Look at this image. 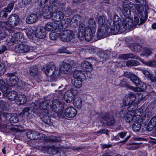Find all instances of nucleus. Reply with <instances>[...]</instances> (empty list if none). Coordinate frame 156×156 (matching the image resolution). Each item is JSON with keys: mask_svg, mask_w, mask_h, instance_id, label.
<instances>
[{"mask_svg": "<svg viewBox=\"0 0 156 156\" xmlns=\"http://www.w3.org/2000/svg\"><path fill=\"white\" fill-rule=\"evenodd\" d=\"M87 51L90 54H94L96 50L94 47H90L87 48Z\"/></svg>", "mask_w": 156, "mask_h": 156, "instance_id": "nucleus-61", "label": "nucleus"}, {"mask_svg": "<svg viewBox=\"0 0 156 156\" xmlns=\"http://www.w3.org/2000/svg\"><path fill=\"white\" fill-rule=\"evenodd\" d=\"M65 16H68L71 15L72 14V11L69 8H67L64 11Z\"/></svg>", "mask_w": 156, "mask_h": 156, "instance_id": "nucleus-62", "label": "nucleus"}, {"mask_svg": "<svg viewBox=\"0 0 156 156\" xmlns=\"http://www.w3.org/2000/svg\"><path fill=\"white\" fill-rule=\"evenodd\" d=\"M126 95L129 101H130V102L131 104H133L136 99V96L135 94L133 93L130 92Z\"/></svg>", "mask_w": 156, "mask_h": 156, "instance_id": "nucleus-44", "label": "nucleus"}, {"mask_svg": "<svg viewBox=\"0 0 156 156\" xmlns=\"http://www.w3.org/2000/svg\"><path fill=\"white\" fill-rule=\"evenodd\" d=\"M140 62L135 60H130L126 62V64L128 67L136 66L139 65Z\"/></svg>", "mask_w": 156, "mask_h": 156, "instance_id": "nucleus-40", "label": "nucleus"}, {"mask_svg": "<svg viewBox=\"0 0 156 156\" xmlns=\"http://www.w3.org/2000/svg\"><path fill=\"white\" fill-rule=\"evenodd\" d=\"M148 125V126H152V127L156 126V116H154L151 118Z\"/></svg>", "mask_w": 156, "mask_h": 156, "instance_id": "nucleus-52", "label": "nucleus"}, {"mask_svg": "<svg viewBox=\"0 0 156 156\" xmlns=\"http://www.w3.org/2000/svg\"><path fill=\"white\" fill-rule=\"evenodd\" d=\"M40 4L42 7H44L43 9H44L45 7L49 6L51 7V5L55 0H40Z\"/></svg>", "mask_w": 156, "mask_h": 156, "instance_id": "nucleus-30", "label": "nucleus"}, {"mask_svg": "<svg viewBox=\"0 0 156 156\" xmlns=\"http://www.w3.org/2000/svg\"><path fill=\"white\" fill-rule=\"evenodd\" d=\"M73 104L74 106L78 109L81 108L82 105V101L80 98L76 97L74 100Z\"/></svg>", "mask_w": 156, "mask_h": 156, "instance_id": "nucleus-35", "label": "nucleus"}, {"mask_svg": "<svg viewBox=\"0 0 156 156\" xmlns=\"http://www.w3.org/2000/svg\"><path fill=\"white\" fill-rule=\"evenodd\" d=\"M53 9L49 6L45 7L43 10L42 15L46 19H49L52 17V20L58 22L64 17V13L61 11H55L52 13Z\"/></svg>", "mask_w": 156, "mask_h": 156, "instance_id": "nucleus-1", "label": "nucleus"}, {"mask_svg": "<svg viewBox=\"0 0 156 156\" xmlns=\"http://www.w3.org/2000/svg\"><path fill=\"white\" fill-rule=\"evenodd\" d=\"M52 102V104L51 105V108L55 112L58 111L57 109L59 107V106L61 104V102L57 100H54L53 101L51 100V102Z\"/></svg>", "mask_w": 156, "mask_h": 156, "instance_id": "nucleus-29", "label": "nucleus"}, {"mask_svg": "<svg viewBox=\"0 0 156 156\" xmlns=\"http://www.w3.org/2000/svg\"><path fill=\"white\" fill-rule=\"evenodd\" d=\"M51 106V100H47L41 102L39 104L37 103L35 104L33 113L37 115L40 114L41 110H48Z\"/></svg>", "mask_w": 156, "mask_h": 156, "instance_id": "nucleus-4", "label": "nucleus"}, {"mask_svg": "<svg viewBox=\"0 0 156 156\" xmlns=\"http://www.w3.org/2000/svg\"><path fill=\"white\" fill-rule=\"evenodd\" d=\"M53 148L51 147L44 146L42 147V149L44 152H46L48 154H51V152L53 150Z\"/></svg>", "mask_w": 156, "mask_h": 156, "instance_id": "nucleus-48", "label": "nucleus"}, {"mask_svg": "<svg viewBox=\"0 0 156 156\" xmlns=\"http://www.w3.org/2000/svg\"><path fill=\"white\" fill-rule=\"evenodd\" d=\"M81 20V16L79 15H76L72 17L71 21L73 23H77L78 22H80Z\"/></svg>", "mask_w": 156, "mask_h": 156, "instance_id": "nucleus-49", "label": "nucleus"}, {"mask_svg": "<svg viewBox=\"0 0 156 156\" xmlns=\"http://www.w3.org/2000/svg\"><path fill=\"white\" fill-rule=\"evenodd\" d=\"M88 27H86L85 25L83 23H81L80 24L78 33V36L79 38L84 37L85 34L84 33L86 32L87 28Z\"/></svg>", "mask_w": 156, "mask_h": 156, "instance_id": "nucleus-22", "label": "nucleus"}, {"mask_svg": "<svg viewBox=\"0 0 156 156\" xmlns=\"http://www.w3.org/2000/svg\"><path fill=\"white\" fill-rule=\"evenodd\" d=\"M30 108L28 107H26L23 108L22 112H20L19 116L22 117H28L30 115Z\"/></svg>", "mask_w": 156, "mask_h": 156, "instance_id": "nucleus-33", "label": "nucleus"}, {"mask_svg": "<svg viewBox=\"0 0 156 156\" xmlns=\"http://www.w3.org/2000/svg\"><path fill=\"white\" fill-rule=\"evenodd\" d=\"M35 35L37 38L42 39L44 38L46 35V33L43 27L37 28L35 31Z\"/></svg>", "mask_w": 156, "mask_h": 156, "instance_id": "nucleus-18", "label": "nucleus"}, {"mask_svg": "<svg viewBox=\"0 0 156 156\" xmlns=\"http://www.w3.org/2000/svg\"><path fill=\"white\" fill-rule=\"evenodd\" d=\"M141 127V123L138 122H136L132 126V128L133 130L135 132L138 131L140 129Z\"/></svg>", "mask_w": 156, "mask_h": 156, "instance_id": "nucleus-46", "label": "nucleus"}, {"mask_svg": "<svg viewBox=\"0 0 156 156\" xmlns=\"http://www.w3.org/2000/svg\"><path fill=\"white\" fill-rule=\"evenodd\" d=\"M106 18L103 16H100L98 19L99 27L105 26L109 27L106 24Z\"/></svg>", "mask_w": 156, "mask_h": 156, "instance_id": "nucleus-34", "label": "nucleus"}, {"mask_svg": "<svg viewBox=\"0 0 156 156\" xmlns=\"http://www.w3.org/2000/svg\"><path fill=\"white\" fill-rule=\"evenodd\" d=\"M42 70L46 75L54 78H55L59 74V72L56 69V67L54 63L50 62L44 66Z\"/></svg>", "mask_w": 156, "mask_h": 156, "instance_id": "nucleus-3", "label": "nucleus"}, {"mask_svg": "<svg viewBox=\"0 0 156 156\" xmlns=\"http://www.w3.org/2000/svg\"><path fill=\"white\" fill-rule=\"evenodd\" d=\"M46 118H44V121L48 125H51L52 123L51 121L50 118L48 116L46 117Z\"/></svg>", "mask_w": 156, "mask_h": 156, "instance_id": "nucleus-63", "label": "nucleus"}, {"mask_svg": "<svg viewBox=\"0 0 156 156\" xmlns=\"http://www.w3.org/2000/svg\"><path fill=\"white\" fill-rule=\"evenodd\" d=\"M30 50V47L28 45L20 44L16 45L14 49L15 51L17 53L25 54L28 52Z\"/></svg>", "mask_w": 156, "mask_h": 156, "instance_id": "nucleus-11", "label": "nucleus"}, {"mask_svg": "<svg viewBox=\"0 0 156 156\" xmlns=\"http://www.w3.org/2000/svg\"><path fill=\"white\" fill-rule=\"evenodd\" d=\"M78 93L77 90L71 89L69 90L66 91L65 93L64 99V100L68 103L71 102L73 100L75 95Z\"/></svg>", "mask_w": 156, "mask_h": 156, "instance_id": "nucleus-10", "label": "nucleus"}, {"mask_svg": "<svg viewBox=\"0 0 156 156\" xmlns=\"http://www.w3.org/2000/svg\"><path fill=\"white\" fill-rule=\"evenodd\" d=\"M73 77L74 79H82V77L83 78L84 77H85V78L86 77L83 71L78 70H75L74 71L73 73Z\"/></svg>", "mask_w": 156, "mask_h": 156, "instance_id": "nucleus-31", "label": "nucleus"}, {"mask_svg": "<svg viewBox=\"0 0 156 156\" xmlns=\"http://www.w3.org/2000/svg\"><path fill=\"white\" fill-rule=\"evenodd\" d=\"M87 28V29L86 32L84 33L85 34L82 38L85 37L86 41H90L94 36L95 30L91 29L89 28Z\"/></svg>", "mask_w": 156, "mask_h": 156, "instance_id": "nucleus-17", "label": "nucleus"}, {"mask_svg": "<svg viewBox=\"0 0 156 156\" xmlns=\"http://www.w3.org/2000/svg\"><path fill=\"white\" fill-rule=\"evenodd\" d=\"M37 20V15L34 13H32L27 17L26 19V22L28 24H31L36 22Z\"/></svg>", "mask_w": 156, "mask_h": 156, "instance_id": "nucleus-23", "label": "nucleus"}, {"mask_svg": "<svg viewBox=\"0 0 156 156\" xmlns=\"http://www.w3.org/2000/svg\"><path fill=\"white\" fill-rule=\"evenodd\" d=\"M4 96L8 97L9 100L11 101H13L16 99L18 96L17 92L14 90L12 91L9 92L7 91L6 93H5Z\"/></svg>", "mask_w": 156, "mask_h": 156, "instance_id": "nucleus-24", "label": "nucleus"}, {"mask_svg": "<svg viewBox=\"0 0 156 156\" xmlns=\"http://www.w3.org/2000/svg\"><path fill=\"white\" fill-rule=\"evenodd\" d=\"M131 110L128 111L125 117H124L126 121L129 123L135 120L134 119L136 117V116L134 115V112H133Z\"/></svg>", "mask_w": 156, "mask_h": 156, "instance_id": "nucleus-27", "label": "nucleus"}, {"mask_svg": "<svg viewBox=\"0 0 156 156\" xmlns=\"http://www.w3.org/2000/svg\"><path fill=\"white\" fill-rule=\"evenodd\" d=\"M7 102L2 100H0V110H5L7 108Z\"/></svg>", "mask_w": 156, "mask_h": 156, "instance_id": "nucleus-51", "label": "nucleus"}, {"mask_svg": "<svg viewBox=\"0 0 156 156\" xmlns=\"http://www.w3.org/2000/svg\"><path fill=\"white\" fill-rule=\"evenodd\" d=\"M4 79L8 85L10 86L16 85L18 82L17 76L13 73H9L5 74Z\"/></svg>", "mask_w": 156, "mask_h": 156, "instance_id": "nucleus-8", "label": "nucleus"}, {"mask_svg": "<svg viewBox=\"0 0 156 156\" xmlns=\"http://www.w3.org/2000/svg\"><path fill=\"white\" fill-rule=\"evenodd\" d=\"M113 22L114 23L113 26L118 25V23H119L121 22L119 17L116 15H114L113 17Z\"/></svg>", "mask_w": 156, "mask_h": 156, "instance_id": "nucleus-50", "label": "nucleus"}, {"mask_svg": "<svg viewBox=\"0 0 156 156\" xmlns=\"http://www.w3.org/2000/svg\"><path fill=\"white\" fill-rule=\"evenodd\" d=\"M144 63L146 65L149 66H154L156 65V62L154 60L144 62Z\"/></svg>", "mask_w": 156, "mask_h": 156, "instance_id": "nucleus-59", "label": "nucleus"}, {"mask_svg": "<svg viewBox=\"0 0 156 156\" xmlns=\"http://www.w3.org/2000/svg\"><path fill=\"white\" fill-rule=\"evenodd\" d=\"M138 82L136 84L135 82H134V83L135 84L136 86H137L138 88H139L140 90L143 91L144 90H145L146 88V86L145 84L144 83L141 82L138 77Z\"/></svg>", "mask_w": 156, "mask_h": 156, "instance_id": "nucleus-39", "label": "nucleus"}, {"mask_svg": "<svg viewBox=\"0 0 156 156\" xmlns=\"http://www.w3.org/2000/svg\"><path fill=\"white\" fill-rule=\"evenodd\" d=\"M75 38L73 32L70 30H66L62 32L60 36V40L63 41L68 42Z\"/></svg>", "mask_w": 156, "mask_h": 156, "instance_id": "nucleus-9", "label": "nucleus"}, {"mask_svg": "<svg viewBox=\"0 0 156 156\" xmlns=\"http://www.w3.org/2000/svg\"><path fill=\"white\" fill-rule=\"evenodd\" d=\"M122 25V26L121 24L118 23V25L111 27L110 31H112L111 32L113 34H121L124 32L126 30L134 27L132 20L129 18H126L123 20Z\"/></svg>", "mask_w": 156, "mask_h": 156, "instance_id": "nucleus-2", "label": "nucleus"}, {"mask_svg": "<svg viewBox=\"0 0 156 156\" xmlns=\"http://www.w3.org/2000/svg\"><path fill=\"white\" fill-rule=\"evenodd\" d=\"M23 34L20 32H17L12 37V40L13 43H16L18 41H21L20 39L22 38Z\"/></svg>", "mask_w": 156, "mask_h": 156, "instance_id": "nucleus-36", "label": "nucleus"}, {"mask_svg": "<svg viewBox=\"0 0 156 156\" xmlns=\"http://www.w3.org/2000/svg\"><path fill=\"white\" fill-rule=\"evenodd\" d=\"M3 115L5 117L6 120L9 121L12 114L11 113H9L6 112H3L2 113Z\"/></svg>", "mask_w": 156, "mask_h": 156, "instance_id": "nucleus-56", "label": "nucleus"}, {"mask_svg": "<svg viewBox=\"0 0 156 156\" xmlns=\"http://www.w3.org/2000/svg\"><path fill=\"white\" fill-rule=\"evenodd\" d=\"M88 28L91 29H95L96 27V23L94 20L93 18H90L88 21Z\"/></svg>", "mask_w": 156, "mask_h": 156, "instance_id": "nucleus-38", "label": "nucleus"}, {"mask_svg": "<svg viewBox=\"0 0 156 156\" xmlns=\"http://www.w3.org/2000/svg\"><path fill=\"white\" fill-rule=\"evenodd\" d=\"M6 66L5 63L2 62L0 63V76L3 75L6 70Z\"/></svg>", "mask_w": 156, "mask_h": 156, "instance_id": "nucleus-47", "label": "nucleus"}, {"mask_svg": "<svg viewBox=\"0 0 156 156\" xmlns=\"http://www.w3.org/2000/svg\"><path fill=\"white\" fill-rule=\"evenodd\" d=\"M81 68L84 70L88 71L89 70H91L93 68L92 65L90 62L87 61H83L81 64Z\"/></svg>", "mask_w": 156, "mask_h": 156, "instance_id": "nucleus-25", "label": "nucleus"}, {"mask_svg": "<svg viewBox=\"0 0 156 156\" xmlns=\"http://www.w3.org/2000/svg\"><path fill=\"white\" fill-rule=\"evenodd\" d=\"M17 101L20 102V104L22 105L24 104L26 102L27 99L24 95H19Z\"/></svg>", "mask_w": 156, "mask_h": 156, "instance_id": "nucleus-43", "label": "nucleus"}, {"mask_svg": "<svg viewBox=\"0 0 156 156\" xmlns=\"http://www.w3.org/2000/svg\"><path fill=\"white\" fill-rule=\"evenodd\" d=\"M135 8V5L132 3H128L126 2L122 3L121 10L123 15L126 18H129L130 15V10L134 9Z\"/></svg>", "mask_w": 156, "mask_h": 156, "instance_id": "nucleus-6", "label": "nucleus"}, {"mask_svg": "<svg viewBox=\"0 0 156 156\" xmlns=\"http://www.w3.org/2000/svg\"><path fill=\"white\" fill-rule=\"evenodd\" d=\"M70 66L67 64V62H63L60 68L61 72L64 74H68L71 71Z\"/></svg>", "mask_w": 156, "mask_h": 156, "instance_id": "nucleus-20", "label": "nucleus"}, {"mask_svg": "<svg viewBox=\"0 0 156 156\" xmlns=\"http://www.w3.org/2000/svg\"><path fill=\"white\" fill-rule=\"evenodd\" d=\"M20 19L18 16L16 14L10 15L9 17L7 24L5 22H1V25H3L5 27H7L5 25H9L8 27H12L18 25L19 23Z\"/></svg>", "mask_w": 156, "mask_h": 156, "instance_id": "nucleus-7", "label": "nucleus"}, {"mask_svg": "<svg viewBox=\"0 0 156 156\" xmlns=\"http://www.w3.org/2000/svg\"><path fill=\"white\" fill-rule=\"evenodd\" d=\"M129 48L133 51L137 53L142 51L144 46L136 42L130 44Z\"/></svg>", "mask_w": 156, "mask_h": 156, "instance_id": "nucleus-16", "label": "nucleus"}, {"mask_svg": "<svg viewBox=\"0 0 156 156\" xmlns=\"http://www.w3.org/2000/svg\"><path fill=\"white\" fill-rule=\"evenodd\" d=\"M140 21L139 17L138 16H135L134 18V26L137 24L140 25L143 23L145 21L146 19H142L140 18Z\"/></svg>", "mask_w": 156, "mask_h": 156, "instance_id": "nucleus-41", "label": "nucleus"}, {"mask_svg": "<svg viewBox=\"0 0 156 156\" xmlns=\"http://www.w3.org/2000/svg\"><path fill=\"white\" fill-rule=\"evenodd\" d=\"M130 102V101H129L126 95L125 98L123 100V104L126 106L130 105V106H129L128 108V110L129 109V110H132L133 111L134 110H133V108H132L131 109L130 108L132 106V104Z\"/></svg>", "mask_w": 156, "mask_h": 156, "instance_id": "nucleus-42", "label": "nucleus"}, {"mask_svg": "<svg viewBox=\"0 0 156 156\" xmlns=\"http://www.w3.org/2000/svg\"><path fill=\"white\" fill-rule=\"evenodd\" d=\"M54 26V24L53 23H48L45 25L44 29L47 31H52L53 30Z\"/></svg>", "mask_w": 156, "mask_h": 156, "instance_id": "nucleus-45", "label": "nucleus"}, {"mask_svg": "<svg viewBox=\"0 0 156 156\" xmlns=\"http://www.w3.org/2000/svg\"><path fill=\"white\" fill-rule=\"evenodd\" d=\"M98 55L100 58L101 61L102 62L105 61L109 58V56L105 51H100L98 52Z\"/></svg>", "mask_w": 156, "mask_h": 156, "instance_id": "nucleus-28", "label": "nucleus"}, {"mask_svg": "<svg viewBox=\"0 0 156 156\" xmlns=\"http://www.w3.org/2000/svg\"><path fill=\"white\" fill-rule=\"evenodd\" d=\"M14 6V3H10L7 6L4 8L5 9H6L7 12H10Z\"/></svg>", "mask_w": 156, "mask_h": 156, "instance_id": "nucleus-58", "label": "nucleus"}, {"mask_svg": "<svg viewBox=\"0 0 156 156\" xmlns=\"http://www.w3.org/2000/svg\"><path fill=\"white\" fill-rule=\"evenodd\" d=\"M8 84L6 83L3 80H0V90L3 93L4 95L5 93L7 92L9 87Z\"/></svg>", "mask_w": 156, "mask_h": 156, "instance_id": "nucleus-26", "label": "nucleus"}, {"mask_svg": "<svg viewBox=\"0 0 156 156\" xmlns=\"http://www.w3.org/2000/svg\"><path fill=\"white\" fill-rule=\"evenodd\" d=\"M113 27L112 25H109V27L102 26L98 27V30L97 37L98 39L106 37L110 34H115L112 33L111 28Z\"/></svg>", "mask_w": 156, "mask_h": 156, "instance_id": "nucleus-5", "label": "nucleus"}, {"mask_svg": "<svg viewBox=\"0 0 156 156\" xmlns=\"http://www.w3.org/2000/svg\"><path fill=\"white\" fill-rule=\"evenodd\" d=\"M61 4L60 3L59 1L57 0H55L53 3V5H51V8L52 9V8L54 7H57L58 9L61 8Z\"/></svg>", "mask_w": 156, "mask_h": 156, "instance_id": "nucleus-53", "label": "nucleus"}, {"mask_svg": "<svg viewBox=\"0 0 156 156\" xmlns=\"http://www.w3.org/2000/svg\"><path fill=\"white\" fill-rule=\"evenodd\" d=\"M126 109H123L122 110H121L119 112V115H120V116L122 118H124L125 117L126 114H127V112H128V110H129Z\"/></svg>", "mask_w": 156, "mask_h": 156, "instance_id": "nucleus-54", "label": "nucleus"}, {"mask_svg": "<svg viewBox=\"0 0 156 156\" xmlns=\"http://www.w3.org/2000/svg\"><path fill=\"white\" fill-rule=\"evenodd\" d=\"M100 117L106 121L107 124L109 126L113 125L115 122L114 118L112 116L109 115L107 113H101Z\"/></svg>", "mask_w": 156, "mask_h": 156, "instance_id": "nucleus-14", "label": "nucleus"}, {"mask_svg": "<svg viewBox=\"0 0 156 156\" xmlns=\"http://www.w3.org/2000/svg\"><path fill=\"white\" fill-rule=\"evenodd\" d=\"M29 74L37 79L38 82L42 81L40 78V76H38V69L37 67L33 66L31 67L29 70Z\"/></svg>", "mask_w": 156, "mask_h": 156, "instance_id": "nucleus-15", "label": "nucleus"}, {"mask_svg": "<svg viewBox=\"0 0 156 156\" xmlns=\"http://www.w3.org/2000/svg\"><path fill=\"white\" fill-rule=\"evenodd\" d=\"M27 136L28 138L32 140L42 139L45 136V135L42 133H39L36 131L28 132L27 133Z\"/></svg>", "mask_w": 156, "mask_h": 156, "instance_id": "nucleus-12", "label": "nucleus"}, {"mask_svg": "<svg viewBox=\"0 0 156 156\" xmlns=\"http://www.w3.org/2000/svg\"><path fill=\"white\" fill-rule=\"evenodd\" d=\"M124 75L126 77L130 79L133 83L135 82L136 84L138 83V77L132 73L128 71L125 72H124Z\"/></svg>", "mask_w": 156, "mask_h": 156, "instance_id": "nucleus-19", "label": "nucleus"}, {"mask_svg": "<svg viewBox=\"0 0 156 156\" xmlns=\"http://www.w3.org/2000/svg\"><path fill=\"white\" fill-rule=\"evenodd\" d=\"M152 50L151 48L144 47L142 50L143 53L141 55H142L143 56H146L147 57L151 55L152 53Z\"/></svg>", "mask_w": 156, "mask_h": 156, "instance_id": "nucleus-37", "label": "nucleus"}, {"mask_svg": "<svg viewBox=\"0 0 156 156\" xmlns=\"http://www.w3.org/2000/svg\"><path fill=\"white\" fill-rule=\"evenodd\" d=\"M71 22V20L68 18H66L62 20L58 25V28L59 31L62 30L64 26L66 27L69 25Z\"/></svg>", "mask_w": 156, "mask_h": 156, "instance_id": "nucleus-21", "label": "nucleus"}, {"mask_svg": "<svg viewBox=\"0 0 156 156\" xmlns=\"http://www.w3.org/2000/svg\"><path fill=\"white\" fill-rule=\"evenodd\" d=\"M76 114L77 111L76 109L72 106L67 108L65 110V115L68 118H73L75 116Z\"/></svg>", "mask_w": 156, "mask_h": 156, "instance_id": "nucleus-13", "label": "nucleus"}, {"mask_svg": "<svg viewBox=\"0 0 156 156\" xmlns=\"http://www.w3.org/2000/svg\"><path fill=\"white\" fill-rule=\"evenodd\" d=\"M135 1L137 3L142 6L145 5L146 4V0H135Z\"/></svg>", "mask_w": 156, "mask_h": 156, "instance_id": "nucleus-64", "label": "nucleus"}, {"mask_svg": "<svg viewBox=\"0 0 156 156\" xmlns=\"http://www.w3.org/2000/svg\"><path fill=\"white\" fill-rule=\"evenodd\" d=\"M72 85L75 87L79 88L81 87L82 85V79H75L73 80L72 81Z\"/></svg>", "mask_w": 156, "mask_h": 156, "instance_id": "nucleus-32", "label": "nucleus"}, {"mask_svg": "<svg viewBox=\"0 0 156 156\" xmlns=\"http://www.w3.org/2000/svg\"><path fill=\"white\" fill-rule=\"evenodd\" d=\"M128 54L129 58H130L131 59H136L142 61L141 58L139 56H138L132 53H129Z\"/></svg>", "mask_w": 156, "mask_h": 156, "instance_id": "nucleus-55", "label": "nucleus"}, {"mask_svg": "<svg viewBox=\"0 0 156 156\" xmlns=\"http://www.w3.org/2000/svg\"><path fill=\"white\" fill-rule=\"evenodd\" d=\"M49 37L50 39L52 40H55L58 38V35L55 32H52L50 33Z\"/></svg>", "mask_w": 156, "mask_h": 156, "instance_id": "nucleus-57", "label": "nucleus"}, {"mask_svg": "<svg viewBox=\"0 0 156 156\" xmlns=\"http://www.w3.org/2000/svg\"><path fill=\"white\" fill-rule=\"evenodd\" d=\"M8 12H7L6 9H3L0 13V16L2 17H6L8 16Z\"/></svg>", "mask_w": 156, "mask_h": 156, "instance_id": "nucleus-60", "label": "nucleus"}]
</instances>
